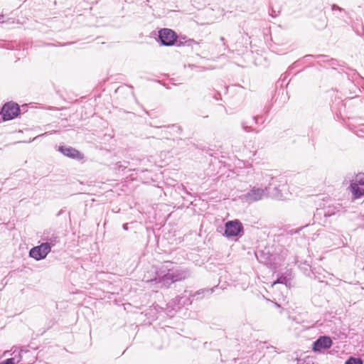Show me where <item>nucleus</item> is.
I'll list each match as a JSON object with an SVG mask.
<instances>
[{"label": "nucleus", "instance_id": "nucleus-1", "mask_svg": "<svg viewBox=\"0 0 364 364\" xmlns=\"http://www.w3.org/2000/svg\"><path fill=\"white\" fill-rule=\"evenodd\" d=\"M172 262L166 261L162 268L159 271L156 270L155 276L151 279L150 282H155L160 288H168L173 283H174L173 278L171 274V269L168 268V264H171Z\"/></svg>", "mask_w": 364, "mask_h": 364}, {"label": "nucleus", "instance_id": "nucleus-2", "mask_svg": "<svg viewBox=\"0 0 364 364\" xmlns=\"http://www.w3.org/2000/svg\"><path fill=\"white\" fill-rule=\"evenodd\" d=\"M177 33L171 28H161L158 31L157 41L161 45L164 46H172L176 45L181 46L183 45L182 42H177Z\"/></svg>", "mask_w": 364, "mask_h": 364}, {"label": "nucleus", "instance_id": "nucleus-3", "mask_svg": "<svg viewBox=\"0 0 364 364\" xmlns=\"http://www.w3.org/2000/svg\"><path fill=\"white\" fill-rule=\"evenodd\" d=\"M19 105L13 101L6 102L0 108V114L2 121H9L15 119L20 114Z\"/></svg>", "mask_w": 364, "mask_h": 364}, {"label": "nucleus", "instance_id": "nucleus-4", "mask_svg": "<svg viewBox=\"0 0 364 364\" xmlns=\"http://www.w3.org/2000/svg\"><path fill=\"white\" fill-rule=\"evenodd\" d=\"M243 230V225L240 220H229L225 224L224 235L228 238L241 237Z\"/></svg>", "mask_w": 364, "mask_h": 364}, {"label": "nucleus", "instance_id": "nucleus-5", "mask_svg": "<svg viewBox=\"0 0 364 364\" xmlns=\"http://www.w3.org/2000/svg\"><path fill=\"white\" fill-rule=\"evenodd\" d=\"M271 183H269L264 188L252 187L247 193L243 195V199L247 203H252L262 199L264 193H270Z\"/></svg>", "mask_w": 364, "mask_h": 364}, {"label": "nucleus", "instance_id": "nucleus-6", "mask_svg": "<svg viewBox=\"0 0 364 364\" xmlns=\"http://www.w3.org/2000/svg\"><path fill=\"white\" fill-rule=\"evenodd\" d=\"M333 345V341L328 336H321L312 343V350L315 353H321L324 350L329 349Z\"/></svg>", "mask_w": 364, "mask_h": 364}, {"label": "nucleus", "instance_id": "nucleus-7", "mask_svg": "<svg viewBox=\"0 0 364 364\" xmlns=\"http://www.w3.org/2000/svg\"><path fill=\"white\" fill-rule=\"evenodd\" d=\"M58 151L63 156L77 161H81L85 157L82 153L72 146L60 145Z\"/></svg>", "mask_w": 364, "mask_h": 364}, {"label": "nucleus", "instance_id": "nucleus-8", "mask_svg": "<svg viewBox=\"0 0 364 364\" xmlns=\"http://www.w3.org/2000/svg\"><path fill=\"white\" fill-rule=\"evenodd\" d=\"M50 252L48 246L41 243L30 250L29 256L36 261H39L45 259Z\"/></svg>", "mask_w": 364, "mask_h": 364}, {"label": "nucleus", "instance_id": "nucleus-9", "mask_svg": "<svg viewBox=\"0 0 364 364\" xmlns=\"http://www.w3.org/2000/svg\"><path fill=\"white\" fill-rule=\"evenodd\" d=\"M255 257L260 263L266 265H271L275 259L274 255L270 252L268 248L257 250Z\"/></svg>", "mask_w": 364, "mask_h": 364}, {"label": "nucleus", "instance_id": "nucleus-10", "mask_svg": "<svg viewBox=\"0 0 364 364\" xmlns=\"http://www.w3.org/2000/svg\"><path fill=\"white\" fill-rule=\"evenodd\" d=\"M41 240L43 241V243L44 245L48 246L50 251L53 247L60 242L59 236L56 233L50 232H44Z\"/></svg>", "mask_w": 364, "mask_h": 364}, {"label": "nucleus", "instance_id": "nucleus-11", "mask_svg": "<svg viewBox=\"0 0 364 364\" xmlns=\"http://www.w3.org/2000/svg\"><path fill=\"white\" fill-rule=\"evenodd\" d=\"M186 293L187 291H185V294L178 296L173 299V305L179 309L183 306L191 305L193 302V300L191 299V296H190V294L187 295Z\"/></svg>", "mask_w": 364, "mask_h": 364}, {"label": "nucleus", "instance_id": "nucleus-12", "mask_svg": "<svg viewBox=\"0 0 364 364\" xmlns=\"http://www.w3.org/2000/svg\"><path fill=\"white\" fill-rule=\"evenodd\" d=\"M266 177L269 178V183H272V186H270V193H267L270 194L274 198L281 199L283 197V195L281 190L279 188V185L277 183V179L269 175H266Z\"/></svg>", "mask_w": 364, "mask_h": 364}, {"label": "nucleus", "instance_id": "nucleus-13", "mask_svg": "<svg viewBox=\"0 0 364 364\" xmlns=\"http://www.w3.org/2000/svg\"><path fill=\"white\" fill-rule=\"evenodd\" d=\"M171 274L175 282L184 280L191 276V273L187 269H171Z\"/></svg>", "mask_w": 364, "mask_h": 364}, {"label": "nucleus", "instance_id": "nucleus-14", "mask_svg": "<svg viewBox=\"0 0 364 364\" xmlns=\"http://www.w3.org/2000/svg\"><path fill=\"white\" fill-rule=\"evenodd\" d=\"M350 188L354 198H360L364 196V186L350 183Z\"/></svg>", "mask_w": 364, "mask_h": 364}, {"label": "nucleus", "instance_id": "nucleus-15", "mask_svg": "<svg viewBox=\"0 0 364 364\" xmlns=\"http://www.w3.org/2000/svg\"><path fill=\"white\" fill-rule=\"evenodd\" d=\"M213 292V289H202L196 291L194 294H191L190 296L193 298H196V299H203L205 294H211Z\"/></svg>", "mask_w": 364, "mask_h": 364}, {"label": "nucleus", "instance_id": "nucleus-16", "mask_svg": "<svg viewBox=\"0 0 364 364\" xmlns=\"http://www.w3.org/2000/svg\"><path fill=\"white\" fill-rule=\"evenodd\" d=\"M345 364H363V360L360 358L350 356L346 360Z\"/></svg>", "mask_w": 364, "mask_h": 364}, {"label": "nucleus", "instance_id": "nucleus-17", "mask_svg": "<svg viewBox=\"0 0 364 364\" xmlns=\"http://www.w3.org/2000/svg\"><path fill=\"white\" fill-rule=\"evenodd\" d=\"M350 183H358L359 186H364V173H359L355 176V181H352Z\"/></svg>", "mask_w": 364, "mask_h": 364}, {"label": "nucleus", "instance_id": "nucleus-18", "mask_svg": "<svg viewBox=\"0 0 364 364\" xmlns=\"http://www.w3.org/2000/svg\"><path fill=\"white\" fill-rule=\"evenodd\" d=\"M317 214H323L324 217H330L333 215H334L333 211H331L330 208H328L327 210L325 209H317Z\"/></svg>", "mask_w": 364, "mask_h": 364}, {"label": "nucleus", "instance_id": "nucleus-19", "mask_svg": "<svg viewBox=\"0 0 364 364\" xmlns=\"http://www.w3.org/2000/svg\"><path fill=\"white\" fill-rule=\"evenodd\" d=\"M167 127L171 128L174 132H176V134H181L183 132L182 127L178 124L168 125Z\"/></svg>", "mask_w": 364, "mask_h": 364}, {"label": "nucleus", "instance_id": "nucleus-20", "mask_svg": "<svg viewBox=\"0 0 364 364\" xmlns=\"http://www.w3.org/2000/svg\"><path fill=\"white\" fill-rule=\"evenodd\" d=\"M0 364H16L15 358H7V359L0 362Z\"/></svg>", "mask_w": 364, "mask_h": 364}, {"label": "nucleus", "instance_id": "nucleus-21", "mask_svg": "<svg viewBox=\"0 0 364 364\" xmlns=\"http://www.w3.org/2000/svg\"><path fill=\"white\" fill-rule=\"evenodd\" d=\"M242 127L244 131L246 132H253V129L252 128V127L247 125L245 122L242 123Z\"/></svg>", "mask_w": 364, "mask_h": 364}, {"label": "nucleus", "instance_id": "nucleus-22", "mask_svg": "<svg viewBox=\"0 0 364 364\" xmlns=\"http://www.w3.org/2000/svg\"><path fill=\"white\" fill-rule=\"evenodd\" d=\"M331 9H332V11H339L341 12H345L343 9H342L341 7H340L339 6H338L336 4H333L331 6Z\"/></svg>", "mask_w": 364, "mask_h": 364}, {"label": "nucleus", "instance_id": "nucleus-23", "mask_svg": "<svg viewBox=\"0 0 364 364\" xmlns=\"http://www.w3.org/2000/svg\"><path fill=\"white\" fill-rule=\"evenodd\" d=\"M277 282L279 283V284H287V279L286 277H279L277 279Z\"/></svg>", "mask_w": 364, "mask_h": 364}, {"label": "nucleus", "instance_id": "nucleus-24", "mask_svg": "<svg viewBox=\"0 0 364 364\" xmlns=\"http://www.w3.org/2000/svg\"><path fill=\"white\" fill-rule=\"evenodd\" d=\"M215 100H222V97H221V94L219 92H216L213 97Z\"/></svg>", "mask_w": 364, "mask_h": 364}, {"label": "nucleus", "instance_id": "nucleus-25", "mask_svg": "<svg viewBox=\"0 0 364 364\" xmlns=\"http://www.w3.org/2000/svg\"><path fill=\"white\" fill-rule=\"evenodd\" d=\"M260 118H262V117H260L259 115H257V116H254L253 117V120L255 121V124L259 123V119Z\"/></svg>", "mask_w": 364, "mask_h": 364}, {"label": "nucleus", "instance_id": "nucleus-26", "mask_svg": "<svg viewBox=\"0 0 364 364\" xmlns=\"http://www.w3.org/2000/svg\"><path fill=\"white\" fill-rule=\"evenodd\" d=\"M122 228L124 230H128V223L123 224Z\"/></svg>", "mask_w": 364, "mask_h": 364}, {"label": "nucleus", "instance_id": "nucleus-27", "mask_svg": "<svg viewBox=\"0 0 364 364\" xmlns=\"http://www.w3.org/2000/svg\"><path fill=\"white\" fill-rule=\"evenodd\" d=\"M182 189L186 194H190V193L186 190V187L182 185Z\"/></svg>", "mask_w": 364, "mask_h": 364}, {"label": "nucleus", "instance_id": "nucleus-28", "mask_svg": "<svg viewBox=\"0 0 364 364\" xmlns=\"http://www.w3.org/2000/svg\"><path fill=\"white\" fill-rule=\"evenodd\" d=\"M271 16H272V17H276V16H277V14H276L275 11H273V10H272V14H271Z\"/></svg>", "mask_w": 364, "mask_h": 364}, {"label": "nucleus", "instance_id": "nucleus-29", "mask_svg": "<svg viewBox=\"0 0 364 364\" xmlns=\"http://www.w3.org/2000/svg\"><path fill=\"white\" fill-rule=\"evenodd\" d=\"M313 57H314V56L312 55H306L304 56L305 58H313Z\"/></svg>", "mask_w": 364, "mask_h": 364}, {"label": "nucleus", "instance_id": "nucleus-30", "mask_svg": "<svg viewBox=\"0 0 364 364\" xmlns=\"http://www.w3.org/2000/svg\"><path fill=\"white\" fill-rule=\"evenodd\" d=\"M48 132H45L44 134H41L38 136H46V135H48Z\"/></svg>", "mask_w": 364, "mask_h": 364}, {"label": "nucleus", "instance_id": "nucleus-31", "mask_svg": "<svg viewBox=\"0 0 364 364\" xmlns=\"http://www.w3.org/2000/svg\"><path fill=\"white\" fill-rule=\"evenodd\" d=\"M323 57H324V55H318L316 56V58H323Z\"/></svg>", "mask_w": 364, "mask_h": 364}, {"label": "nucleus", "instance_id": "nucleus-32", "mask_svg": "<svg viewBox=\"0 0 364 364\" xmlns=\"http://www.w3.org/2000/svg\"><path fill=\"white\" fill-rule=\"evenodd\" d=\"M220 41H225L224 37H221V38H220Z\"/></svg>", "mask_w": 364, "mask_h": 364}, {"label": "nucleus", "instance_id": "nucleus-33", "mask_svg": "<svg viewBox=\"0 0 364 364\" xmlns=\"http://www.w3.org/2000/svg\"><path fill=\"white\" fill-rule=\"evenodd\" d=\"M60 214H62V210H60V211L58 213V215H60Z\"/></svg>", "mask_w": 364, "mask_h": 364}, {"label": "nucleus", "instance_id": "nucleus-34", "mask_svg": "<svg viewBox=\"0 0 364 364\" xmlns=\"http://www.w3.org/2000/svg\"><path fill=\"white\" fill-rule=\"evenodd\" d=\"M269 108H267L266 110V112L267 113L269 112Z\"/></svg>", "mask_w": 364, "mask_h": 364}, {"label": "nucleus", "instance_id": "nucleus-35", "mask_svg": "<svg viewBox=\"0 0 364 364\" xmlns=\"http://www.w3.org/2000/svg\"><path fill=\"white\" fill-rule=\"evenodd\" d=\"M298 364H299V363H298ZM306 364H311V363H306ZM311 364H314V363H311Z\"/></svg>", "mask_w": 364, "mask_h": 364}]
</instances>
